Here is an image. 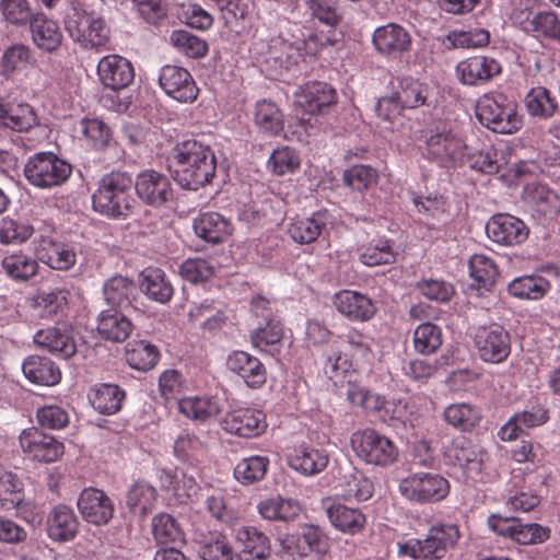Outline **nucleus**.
Returning a JSON list of instances; mask_svg holds the SVG:
<instances>
[{
  "label": "nucleus",
  "instance_id": "f257e3e1",
  "mask_svg": "<svg viewBox=\"0 0 560 560\" xmlns=\"http://www.w3.org/2000/svg\"><path fill=\"white\" fill-rule=\"evenodd\" d=\"M174 179L185 189L198 190L210 184L217 172L212 148L196 138L177 142L170 153Z\"/></svg>",
  "mask_w": 560,
  "mask_h": 560
},
{
  "label": "nucleus",
  "instance_id": "f03ea898",
  "mask_svg": "<svg viewBox=\"0 0 560 560\" xmlns=\"http://www.w3.org/2000/svg\"><path fill=\"white\" fill-rule=\"evenodd\" d=\"M132 186L131 176L125 172L104 175L92 196L93 209L112 219H126L130 215L135 203Z\"/></svg>",
  "mask_w": 560,
  "mask_h": 560
},
{
  "label": "nucleus",
  "instance_id": "7ed1b4c3",
  "mask_svg": "<svg viewBox=\"0 0 560 560\" xmlns=\"http://www.w3.org/2000/svg\"><path fill=\"white\" fill-rule=\"evenodd\" d=\"M475 110L480 124L493 132L512 135L523 127L517 103L503 93L483 94L478 98Z\"/></svg>",
  "mask_w": 560,
  "mask_h": 560
},
{
  "label": "nucleus",
  "instance_id": "20e7f679",
  "mask_svg": "<svg viewBox=\"0 0 560 560\" xmlns=\"http://www.w3.org/2000/svg\"><path fill=\"white\" fill-rule=\"evenodd\" d=\"M460 537L455 524H438L428 530L425 538H411L398 545V555L419 560H441Z\"/></svg>",
  "mask_w": 560,
  "mask_h": 560
},
{
  "label": "nucleus",
  "instance_id": "39448f33",
  "mask_svg": "<svg viewBox=\"0 0 560 560\" xmlns=\"http://www.w3.org/2000/svg\"><path fill=\"white\" fill-rule=\"evenodd\" d=\"M65 28L72 40L84 49L100 50L109 42V28L102 16L72 7L65 19Z\"/></svg>",
  "mask_w": 560,
  "mask_h": 560
},
{
  "label": "nucleus",
  "instance_id": "423d86ee",
  "mask_svg": "<svg viewBox=\"0 0 560 560\" xmlns=\"http://www.w3.org/2000/svg\"><path fill=\"white\" fill-rule=\"evenodd\" d=\"M350 444L359 459L374 466H390L399 455L398 447L392 439L371 428L353 432Z\"/></svg>",
  "mask_w": 560,
  "mask_h": 560
},
{
  "label": "nucleus",
  "instance_id": "0eeeda50",
  "mask_svg": "<svg viewBox=\"0 0 560 560\" xmlns=\"http://www.w3.org/2000/svg\"><path fill=\"white\" fill-rule=\"evenodd\" d=\"M466 154H468V145L451 128L436 127L430 129L425 136L422 155L428 161L447 167L456 163L463 164Z\"/></svg>",
  "mask_w": 560,
  "mask_h": 560
},
{
  "label": "nucleus",
  "instance_id": "6e6552de",
  "mask_svg": "<svg viewBox=\"0 0 560 560\" xmlns=\"http://www.w3.org/2000/svg\"><path fill=\"white\" fill-rule=\"evenodd\" d=\"M72 166L50 152L31 156L24 166L27 182L38 188H52L63 184L71 175Z\"/></svg>",
  "mask_w": 560,
  "mask_h": 560
},
{
  "label": "nucleus",
  "instance_id": "1a4fd4ad",
  "mask_svg": "<svg viewBox=\"0 0 560 560\" xmlns=\"http://www.w3.org/2000/svg\"><path fill=\"white\" fill-rule=\"evenodd\" d=\"M400 494L420 504L435 503L450 493V482L436 472H412L399 481Z\"/></svg>",
  "mask_w": 560,
  "mask_h": 560
},
{
  "label": "nucleus",
  "instance_id": "9d476101",
  "mask_svg": "<svg viewBox=\"0 0 560 560\" xmlns=\"http://www.w3.org/2000/svg\"><path fill=\"white\" fill-rule=\"evenodd\" d=\"M19 441L23 453L39 463L57 462L65 453L62 442L35 427L23 430Z\"/></svg>",
  "mask_w": 560,
  "mask_h": 560
},
{
  "label": "nucleus",
  "instance_id": "9b49d317",
  "mask_svg": "<svg viewBox=\"0 0 560 560\" xmlns=\"http://www.w3.org/2000/svg\"><path fill=\"white\" fill-rule=\"evenodd\" d=\"M475 346L480 359L489 363H501L511 352L510 335L498 324L479 327L475 334Z\"/></svg>",
  "mask_w": 560,
  "mask_h": 560
},
{
  "label": "nucleus",
  "instance_id": "f8f14e48",
  "mask_svg": "<svg viewBox=\"0 0 560 560\" xmlns=\"http://www.w3.org/2000/svg\"><path fill=\"white\" fill-rule=\"evenodd\" d=\"M159 84L166 95L180 103L195 102L199 93L190 72L186 68L176 65L162 67Z\"/></svg>",
  "mask_w": 560,
  "mask_h": 560
},
{
  "label": "nucleus",
  "instance_id": "ddd939ff",
  "mask_svg": "<svg viewBox=\"0 0 560 560\" xmlns=\"http://www.w3.org/2000/svg\"><path fill=\"white\" fill-rule=\"evenodd\" d=\"M220 424L226 433L245 439L261 435L268 427L266 415L255 408L233 409L225 413Z\"/></svg>",
  "mask_w": 560,
  "mask_h": 560
},
{
  "label": "nucleus",
  "instance_id": "4468645a",
  "mask_svg": "<svg viewBox=\"0 0 560 560\" xmlns=\"http://www.w3.org/2000/svg\"><path fill=\"white\" fill-rule=\"evenodd\" d=\"M133 184L138 197L151 207H161L174 197L171 179L154 170L140 172Z\"/></svg>",
  "mask_w": 560,
  "mask_h": 560
},
{
  "label": "nucleus",
  "instance_id": "2eb2a0df",
  "mask_svg": "<svg viewBox=\"0 0 560 560\" xmlns=\"http://www.w3.org/2000/svg\"><path fill=\"white\" fill-rule=\"evenodd\" d=\"M372 45L381 56L397 59L411 49L412 37L404 26L390 22L374 30Z\"/></svg>",
  "mask_w": 560,
  "mask_h": 560
},
{
  "label": "nucleus",
  "instance_id": "dca6fc26",
  "mask_svg": "<svg viewBox=\"0 0 560 560\" xmlns=\"http://www.w3.org/2000/svg\"><path fill=\"white\" fill-rule=\"evenodd\" d=\"M455 72L462 84L480 86L500 75L502 67L497 59L478 55L459 61L455 68Z\"/></svg>",
  "mask_w": 560,
  "mask_h": 560
},
{
  "label": "nucleus",
  "instance_id": "f3484780",
  "mask_svg": "<svg viewBox=\"0 0 560 560\" xmlns=\"http://www.w3.org/2000/svg\"><path fill=\"white\" fill-rule=\"evenodd\" d=\"M488 237L503 246H515L524 243L529 235V229L521 219L509 214L498 213L486 224Z\"/></svg>",
  "mask_w": 560,
  "mask_h": 560
},
{
  "label": "nucleus",
  "instance_id": "a211bd4d",
  "mask_svg": "<svg viewBox=\"0 0 560 560\" xmlns=\"http://www.w3.org/2000/svg\"><path fill=\"white\" fill-rule=\"evenodd\" d=\"M77 505L83 520L96 526L106 525L114 516L112 499L96 488H85L80 493Z\"/></svg>",
  "mask_w": 560,
  "mask_h": 560
},
{
  "label": "nucleus",
  "instance_id": "6ab92c4d",
  "mask_svg": "<svg viewBox=\"0 0 560 560\" xmlns=\"http://www.w3.org/2000/svg\"><path fill=\"white\" fill-rule=\"evenodd\" d=\"M336 310L351 322L364 323L376 314L374 301L355 290H340L332 298Z\"/></svg>",
  "mask_w": 560,
  "mask_h": 560
},
{
  "label": "nucleus",
  "instance_id": "aec40b11",
  "mask_svg": "<svg viewBox=\"0 0 560 560\" xmlns=\"http://www.w3.org/2000/svg\"><path fill=\"white\" fill-rule=\"evenodd\" d=\"M97 75L105 88L117 92L132 83L135 70L131 62L125 57L107 55L98 61Z\"/></svg>",
  "mask_w": 560,
  "mask_h": 560
},
{
  "label": "nucleus",
  "instance_id": "412c9836",
  "mask_svg": "<svg viewBox=\"0 0 560 560\" xmlns=\"http://www.w3.org/2000/svg\"><path fill=\"white\" fill-rule=\"evenodd\" d=\"M295 103L306 114H324L337 103V92L325 82H310L295 92Z\"/></svg>",
  "mask_w": 560,
  "mask_h": 560
},
{
  "label": "nucleus",
  "instance_id": "4be33fe9",
  "mask_svg": "<svg viewBox=\"0 0 560 560\" xmlns=\"http://www.w3.org/2000/svg\"><path fill=\"white\" fill-rule=\"evenodd\" d=\"M34 342L62 359H69L77 353L73 330L66 324L38 330L34 335Z\"/></svg>",
  "mask_w": 560,
  "mask_h": 560
},
{
  "label": "nucleus",
  "instance_id": "5701e85b",
  "mask_svg": "<svg viewBox=\"0 0 560 560\" xmlns=\"http://www.w3.org/2000/svg\"><path fill=\"white\" fill-rule=\"evenodd\" d=\"M282 549L291 557H307L312 552L324 555L327 551V537L315 525H305L301 536L288 535L281 540Z\"/></svg>",
  "mask_w": 560,
  "mask_h": 560
},
{
  "label": "nucleus",
  "instance_id": "b1692460",
  "mask_svg": "<svg viewBox=\"0 0 560 560\" xmlns=\"http://www.w3.org/2000/svg\"><path fill=\"white\" fill-rule=\"evenodd\" d=\"M226 366L250 388H259L267 381V370L264 363L246 351H233L228 357Z\"/></svg>",
  "mask_w": 560,
  "mask_h": 560
},
{
  "label": "nucleus",
  "instance_id": "393cba45",
  "mask_svg": "<svg viewBox=\"0 0 560 560\" xmlns=\"http://www.w3.org/2000/svg\"><path fill=\"white\" fill-rule=\"evenodd\" d=\"M331 224L332 214L327 209H322L310 217L294 219L288 228V233L299 244H311Z\"/></svg>",
  "mask_w": 560,
  "mask_h": 560
},
{
  "label": "nucleus",
  "instance_id": "a878e982",
  "mask_svg": "<svg viewBox=\"0 0 560 560\" xmlns=\"http://www.w3.org/2000/svg\"><path fill=\"white\" fill-rule=\"evenodd\" d=\"M235 539L238 560H265L270 555L269 538L254 526L240 527Z\"/></svg>",
  "mask_w": 560,
  "mask_h": 560
},
{
  "label": "nucleus",
  "instance_id": "bb28decb",
  "mask_svg": "<svg viewBox=\"0 0 560 560\" xmlns=\"http://www.w3.org/2000/svg\"><path fill=\"white\" fill-rule=\"evenodd\" d=\"M46 524L48 537L57 542L71 541L79 532V520L74 511L65 504L52 508Z\"/></svg>",
  "mask_w": 560,
  "mask_h": 560
},
{
  "label": "nucleus",
  "instance_id": "cd10ccee",
  "mask_svg": "<svg viewBox=\"0 0 560 560\" xmlns=\"http://www.w3.org/2000/svg\"><path fill=\"white\" fill-rule=\"evenodd\" d=\"M126 311L112 307L100 313L96 328L103 339L122 342L131 335L133 325Z\"/></svg>",
  "mask_w": 560,
  "mask_h": 560
},
{
  "label": "nucleus",
  "instance_id": "c85d7f7f",
  "mask_svg": "<svg viewBox=\"0 0 560 560\" xmlns=\"http://www.w3.org/2000/svg\"><path fill=\"white\" fill-rule=\"evenodd\" d=\"M329 457L326 451L312 445L295 446L288 456L289 466L304 476H314L322 472L328 465Z\"/></svg>",
  "mask_w": 560,
  "mask_h": 560
},
{
  "label": "nucleus",
  "instance_id": "c756f323",
  "mask_svg": "<svg viewBox=\"0 0 560 560\" xmlns=\"http://www.w3.org/2000/svg\"><path fill=\"white\" fill-rule=\"evenodd\" d=\"M34 45L42 51L54 52L62 44L63 35L57 21L37 13L30 24Z\"/></svg>",
  "mask_w": 560,
  "mask_h": 560
},
{
  "label": "nucleus",
  "instance_id": "7c9ffc66",
  "mask_svg": "<svg viewBox=\"0 0 560 560\" xmlns=\"http://www.w3.org/2000/svg\"><path fill=\"white\" fill-rule=\"evenodd\" d=\"M548 419V410L542 407L516 412L501 427L498 436L505 442L516 440L525 430L542 425Z\"/></svg>",
  "mask_w": 560,
  "mask_h": 560
},
{
  "label": "nucleus",
  "instance_id": "2f4dec72",
  "mask_svg": "<svg viewBox=\"0 0 560 560\" xmlns=\"http://www.w3.org/2000/svg\"><path fill=\"white\" fill-rule=\"evenodd\" d=\"M35 252L40 261L56 270H68L77 260V255L70 246L49 237L40 238Z\"/></svg>",
  "mask_w": 560,
  "mask_h": 560
},
{
  "label": "nucleus",
  "instance_id": "473e14b6",
  "mask_svg": "<svg viewBox=\"0 0 560 560\" xmlns=\"http://www.w3.org/2000/svg\"><path fill=\"white\" fill-rule=\"evenodd\" d=\"M196 234L203 241L219 244L228 240L232 233V223L218 212H203L194 221Z\"/></svg>",
  "mask_w": 560,
  "mask_h": 560
},
{
  "label": "nucleus",
  "instance_id": "72a5a7b5",
  "mask_svg": "<svg viewBox=\"0 0 560 560\" xmlns=\"http://www.w3.org/2000/svg\"><path fill=\"white\" fill-rule=\"evenodd\" d=\"M22 371L24 376L36 385L55 386L61 381L59 366L46 357H27L22 364Z\"/></svg>",
  "mask_w": 560,
  "mask_h": 560
},
{
  "label": "nucleus",
  "instance_id": "f704fd0d",
  "mask_svg": "<svg viewBox=\"0 0 560 560\" xmlns=\"http://www.w3.org/2000/svg\"><path fill=\"white\" fill-rule=\"evenodd\" d=\"M30 46L15 43L8 46L0 57V75L13 80L34 63Z\"/></svg>",
  "mask_w": 560,
  "mask_h": 560
},
{
  "label": "nucleus",
  "instance_id": "c9c22d12",
  "mask_svg": "<svg viewBox=\"0 0 560 560\" xmlns=\"http://www.w3.org/2000/svg\"><path fill=\"white\" fill-rule=\"evenodd\" d=\"M68 305V291L52 289L39 290L30 299L32 315L38 318H52L63 313Z\"/></svg>",
  "mask_w": 560,
  "mask_h": 560
},
{
  "label": "nucleus",
  "instance_id": "e433bc0d",
  "mask_svg": "<svg viewBox=\"0 0 560 560\" xmlns=\"http://www.w3.org/2000/svg\"><path fill=\"white\" fill-rule=\"evenodd\" d=\"M178 409L186 418L208 423L221 412L219 400L211 396H188L179 399Z\"/></svg>",
  "mask_w": 560,
  "mask_h": 560
},
{
  "label": "nucleus",
  "instance_id": "4c0bfd02",
  "mask_svg": "<svg viewBox=\"0 0 560 560\" xmlns=\"http://www.w3.org/2000/svg\"><path fill=\"white\" fill-rule=\"evenodd\" d=\"M2 108L1 128L24 132L38 124L35 109L27 103L3 102Z\"/></svg>",
  "mask_w": 560,
  "mask_h": 560
},
{
  "label": "nucleus",
  "instance_id": "58836bf2",
  "mask_svg": "<svg viewBox=\"0 0 560 560\" xmlns=\"http://www.w3.org/2000/svg\"><path fill=\"white\" fill-rule=\"evenodd\" d=\"M392 91L405 109L427 105L428 86L411 77L397 78L392 82Z\"/></svg>",
  "mask_w": 560,
  "mask_h": 560
},
{
  "label": "nucleus",
  "instance_id": "ea45409f",
  "mask_svg": "<svg viewBox=\"0 0 560 560\" xmlns=\"http://www.w3.org/2000/svg\"><path fill=\"white\" fill-rule=\"evenodd\" d=\"M141 277V288L150 300L161 304H166L172 300L174 288L162 269L145 268Z\"/></svg>",
  "mask_w": 560,
  "mask_h": 560
},
{
  "label": "nucleus",
  "instance_id": "a19ab883",
  "mask_svg": "<svg viewBox=\"0 0 560 560\" xmlns=\"http://www.w3.org/2000/svg\"><path fill=\"white\" fill-rule=\"evenodd\" d=\"M327 515L335 528L350 535L360 533L366 524V516L359 509L341 503L331 504L327 509Z\"/></svg>",
  "mask_w": 560,
  "mask_h": 560
},
{
  "label": "nucleus",
  "instance_id": "79ce46f5",
  "mask_svg": "<svg viewBox=\"0 0 560 560\" xmlns=\"http://www.w3.org/2000/svg\"><path fill=\"white\" fill-rule=\"evenodd\" d=\"M31 503L23 498L22 482L16 475L5 471L0 475V511L16 510L22 515Z\"/></svg>",
  "mask_w": 560,
  "mask_h": 560
},
{
  "label": "nucleus",
  "instance_id": "37998d69",
  "mask_svg": "<svg viewBox=\"0 0 560 560\" xmlns=\"http://www.w3.org/2000/svg\"><path fill=\"white\" fill-rule=\"evenodd\" d=\"M444 421L456 430L468 432L475 429L482 419L479 407L468 402H456L445 407Z\"/></svg>",
  "mask_w": 560,
  "mask_h": 560
},
{
  "label": "nucleus",
  "instance_id": "c03bdc74",
  "mask_svg": "<svg viewBox=\"0 0 560 560\" xmlns=\"http://www.w3.org/2000/svg\"><path fill=\"white\" fill-rule=\"evenodd\" d=\"M524 105L530 117L547 120L558 110L555 95L545 86L532 88L524 97Z\"/></svg>",
  "mask_w": 560,
  "mask_h": 560
},
{
  "label": "nucleus",
  "instance_id": "a18cd8bd",
  "mask_svg": "<svg viewBox=\"0 0 560 560\" xmlns=\"http://www.w3.org/2000/svg\"><path fill=\"white\" fill-rule=\"evenodd\" d=\"M124 398L125 392L115 384H98L89 393L91 405L103 415H114L119 411Z\"/></svg>",
  "mask_w": 560,
  "mask_h": 560
},
{
  "label": "nucleus",
  "instance_id": "49530a36",
  "mask_svg": "<svg viewBox=\"0 0 560 560\" xmlns=\"http://www.w3.org/2000/svg\"><path fill=\"white\" fill-rule=\"evenodd\" d=\"M1 267L3 272L15 282L28 281L37 275L39 268L37 259L23 252L5 255Z\"/></svg>",
  "mask_w": 560,
  "mask_h": 560
},
{
  "label": "nucleus",
  "instance_id": "de8ad7c7",
  "mask_svg": "<svg viewBox=\"0 0 560 560\" xmlns=\"http://www.w3.org/2000/svg\"><path fill=\"white\" fill-rule=\"evenodd\" d=\"M254 121L261 132L277 136L283 130L284 115L275 102L261 100L255 105Z\"/></svg>",
  "mask_w": 560,
  "mask_h": 560
},
{
  "label": "nucleus",
  "instance_id": "09e8293b",
  "mask_svg": "<svg viewBox=\"0 0 560 560\" xmlns=\"http://www.w3.org/2000/svg\"><path fill=\"white\" fill-rule=\"evenodd\" d=\"M550 289V282L537 275L515 278L508 285V291L512 296L534 301L542 299Z\"/></svg>",
  "mask_w": 560,
  "mask_h": 560
},
{
  "label": "nucleus",
  "instance_id": "8fccbe9b",
  "mask_svg": "<svg viewBox=\"0 0 560 560\" xmlns=\"http://www.w3.org/2000/svg\"><path fill=\"white\" fill-rule=\"evenodd\" d=\"M249 337L255 349L269 353L279 352L283 338V325L280 320L259 323L250 331Z\"/></svg>",
  "mask_w": 560,
  "mask_h": 560
},
{
  "label": "nucleus",
  "instance_id": "3c124183",
  "mask_svg": "<svg viewBox=\"0 0 560 560\" xmlns=\"http://www.w3.org/2000/svg\"><path fill=\"white\" fill-rule=\"evenodd\" d=\"M136 291L137 288L133 281L122 276H114L103 285L106 302L116 308H132L131 298H133Z\"/></svg>",
  "mask_w": 560,
  "mask_h": 560
},
{
  "label": "nucleus",
  "instance_id": "603ef678",
  "mask_svg": "<svg viewBox=\"0 0 560 560\" xmlns=\"http://www.w3.org/2000/svg\"><path fill=\"white\" fill-rule=\"evenodd\" d=\"M156 499L158 492L153 486L138 481L128 490L126 503L132 514L144 517L154 509Z\"/></svg>",
  "mask_w": 560,
  "mask_h": 560
},
{
  "label": "nucleus",
  "instance_id": "864d4df0",
  "mask_svg": "<svg viewBox=\"0 0 560 560\" xmlns=\"http://www.w3.org/2000/svg\"><path fill=\"white\" fill-rule=\"evenodd\" d=\"M159 359V349L148 341L135 340L126 347V361L133 370L150 371L156 365Z\"/></svg>",
  "mask_w": 560,
  "mask_h": 560
},
{
  "label": "nucleus",
  "instance_id": "5fc2aeb1",
  "mask_svg": "<svg viewBox=\"0 0 560 560\" xmlns=\"http://www.w3.org/2000/svg\"><path fill=\"white\" fill-rule=\"evenodd\" d=\"M306 12L312 19L335 28L343 20V11L339 0H304Z\"/></svg>",
  "mask_w": 560,
  "mask_h": 560
},
{
  "label": "nucleus",
  "instance_id": "6e6d98bb",
  "mask_svg": "<svg viewBox=\"0 0 560 560\" xmlns=\"http://www.w3.org/2000/svg\"><path fill=\"white\" fill-rule=\"evenodd\" d=\"M397 253L389 240L372 241L359 249L360 261L369 267L390 265L396 261Z\"/></svg>",
  "mask_w": 560,
  "mask_h": 560
},
{
  "label": "nucleus",
  "instance_id": "4d7b16f0",
  "mask_svg": "<svg viewBox=\"0 0 560 560\" xmlns=\"http://www.w3.org/2000/svg\"><path fill=\"white\" fill-rule=\"evenodd\" d=\"M442 329L433 323H422L413 331V349L422 355L435 353L442 346Z\"/></svg>",
  "mask_w": 560,
  "mask_h": 560
},
{
  "label": "nucleus",
  "instance_id": "13d9d810",
  "mask_svg": "<svg viewBox=\"0 0 560 560\" xmlns=\"http://www.w3.org/2000/svg\"><path fill=\"white\" fill-rule=\"evenodd\" d=\"M269 458L261 455H253L241 459L234 468V477L243 485H252L264 479Z\"/></svg>",
  "mask_w": 560,
  "mask_h": 560
},
{
  "label": "nucleus",
  "instance_id": "bf43d9fd",
  "mask_svg": "<svg viewBox=\"0 0 560 560\" xmlns=\"http://www.w3.org/2000/svg\"><path fill=\"white\" fill-rule=\"evenodd\" d=\"M469 273L479 288L490 290L499 276V269L492 258L485 254H475L469 259Z\"/></svg>",
  "mask_w": 560,
  "mask_h": 560
},
{
  "label": "nucleus",
  "instance_id": "052dcab7",
  "mask_svg": "<svg viewBox=\"0 0 560 560\" xmlns=\"http://www.w3.org/2000/svg\"><path fill=\"white\" fill-rule=\"evenodd\" d=\"M152 533L159 545L183 542L185 539L179 524L167 513H160L153 517Z\"/></svg>",
  "mask_w": 560,
  "mask_h": 560
},
{
  "label": "nucleus",
  "instance_id": "680f3d73",
  "mask_svg": "<svg viewBox=\"0 0 560 560\" xmlns=\"http://www.w3.org/2000/svg\"><path fill=\"white\" fill-rule=\"evenodd\" d=\"M255 37L258 38L261 46L259 52L264 56L266 62L273 61L279 67L288 68L290 65L291 56L288 50L291 49L281 36H272L269 40L265 39L259 31H256Z\"/></svg>",
  "mask_w": 560,
  "mask_h": 560
},
{
  "label": "nucleus",
  "instance_id": "e2e57ef3",
  "mask_svg": "<svg viewBox=\"0 0 560 560\" xmlns=\"http://www.w3.org/2000/svg\"><path fill=\"white\" fill-rule=\"evenodd\" d=\"M342 180L352 190L363 192L376 185L378 173L370 165H352L343 172Z\"/></svg>",
  "mask_w": 560,
  "mask_h": 560
},
{
  "label": "nucleus",
  "instance_id": "0e129e2a",
  "mask_svg": "<svg viewBox=\"0 0 560 560\" xmlns=\"http://www.w3.org/2000/svg\"><path fill=\"white\" fill-rule=\"evenodd\" d=\"M528 30L538 38L560 43V19L555 12L541 11L536 13L529 21Z\"/></svg>",
  "mask_w": 560,
  "mask_h": 560
},
{
  "label": "nucleus",
  "instance_id": "69168bd1",
  "mask_svg": "<svg viewBox=\"0 0 560 560\" xmlns=\"http://www.w3.org/2000/svg\"><path fill=\"white\" fill-rule=\"evenodd\" d=\"M202 560H233V548L226 536L211 533L205 538L199 549Z\"/></svg>",
  "mask_w": 560,
  "mask_h": 560
},
{
  "label": "nucleus",
  "instance_id": "338daca9",
  "mask_svg": "<svg viewBox=\"0 0 560 560\" xmlns=\"http://www.w3.org/2000/svg\"><path fill=\"white\" fill-rule=\"evenodd\" d=\"M82 132L86 141L95 150L107 148L113 139V131L107 124L98 118H84L81 121Z\"/></svg>",
  "mask_w": 560,
  "mask_h": 560
},
{
  "label": "nucleus",
  "instance_id": "774afa93",
  "mask_svg": "<svg viewBox=\"0 0 560 560\" xmlns=\"http://www.w3.org/2000/svg\"><path fill=\"white\" fill-rule=\"evenodd\" d=\"M172 45L177 48L178 51L186 55L189 58H201L208 51L207 43L198 36L184 30L173 31L170 38Z\"/></svg>",
  "mask_w": 560,
  "mask_h": 560
}]
</instances>
